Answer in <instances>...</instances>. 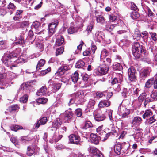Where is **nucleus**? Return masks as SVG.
Returning <instances> with one entry per match:
<instances>
[{
	"instance_id": "obj_1",
	"label": "nucleus",
	"mask_w": 157,
	"mask_h": 157,
	"mask_svg": "<svg viewBox=\"0 0 157 157\" xmlns=\"http://www.w3.org/2000/svg\"><path fill=\"white\" fill-rule=\"evenodd\" d=\"M132 52L134 56L136 58H139L143 57V54H144V52L143 47L137 42H134L132 44Z\"/></svg>"
},
{
	"instance_id": "obj_2",
	"label": "nucleus",
	"mask_w": 157,
	"mask_h": 157,
	"mask_svg": "<svg viewBox=\"0 0 157 157\" xmlns=\"http://www.w3.org/2000/svg\"><path fill=\"white\" fill-rule=\"evenodd\" d=\"M131 110V109H127L126 106L122 105L121 103L118 107L117 112L122 118H124L127 117L130 113Z\"/></svg>"
},
{
	"instance_id": "obj_3",
	"label": "nucleus",
	"mask_w": 157,
	"mask_h": 157,
	"mask_svg": "<svg viewBox=\"0 0 157 157\" xmlns=\"http://www.w3.org/2000/svg\"><path fill=\"white\" fill-rule=\"evenodd\" d=\"M152 86L155 89H157V75L148 80L145 84V89H149Z\"/></svg>"
},
{
	"instance_id": "obj_4",
	"label": "nucleus",
	"mask_w": 157,
	"mask_h": 157,
	"mask_svg": "<svg viewBox=\"0 0 157 157\" xmlns=\"http://www.w3.org/2000/svg\"><path fill=\"white\" fill-rule=\"evenodd\" d=\"M72 67V65L71 64L63 65L58 69L56 73V75L58 77H61L66 71L70 70Z\"/></svg>"
},
{
	"instance_id": "obj_5",
	"label": "nucleus",
	"mask_w": 157,
	"mask_h": 157,
	"mask_svg": "<svg viewBox=\"0 0 157 157\" xmlns=\"http://www.w3.org/2000/svg\"><path fill=\"white\" fill-rule=\"evenodd\" d=\"M137 74L136 71L134 67H130L128 70V79L132 82H135L136 81Z\"/></svg>"
},
{
	"instance_id": "obj_6",
	"label": "nucleus",
	"mask_w": 157,
	"mask_h": 157,
	"mask_svg": "<svg viewBox=\"0 0 157 157\" xmlns=\"http://www.w3.org/2000/svg\"><path fill=\"white\" fill-rule=\"evenodd\" d=\"M59 22L57 20H55L53 22L49 23L48 25L49 35H52L55 32V28L57 26Z\"/></svg>"
},
{
	"instance_id": "obj_7",
	"label": "nucleus",
	"mask_w": 157,
	"mask_h": 157,
	"mask_svg": "<svg viewBox=\"0 0 157 157\" xmlns=\"http://www.w3.org/2000/svg\"><path fill=\"white\" fill-rule=\"evenodd\" d=\"M48 121L47 118L46 117H43L40 118L34 125L35 128L37 129L41 125H44Z\"/></svg>"
},
{
	"instance_id": "obj_8",
	"label": "nucleus",
	"mask_w": 157,
	"mask_h": 157,
	"mask_svg": "<svg viewBox=\"0 0 157 157\" xmlns=\"http://www.w3.org/2000/svg\"><path fill=\"white\" fill-rule=\"evenodd\" d=\"M151 71V69L150 67H147L144 69L140 73V77L142 78H146L149 75Z\"/></svg>"
},
{
	"instance_id": "obj_9",
	"label": "nucleus",
	"mask_w": 157,
	"mask_h": 157,
	"mask_svg": "<svg viewBox=\"0 0 157 157\" xmlns=\"http://www.w3.org/2000/svg\"><path fill=\"white\" fill-rule=\"evenodd\" d=\"M62 123V121L61 119L59 118H57L52 122V128H55L56 130L60 127Z\"/></svg>"
},
{
	"instance_id": "obj_10",
	"label": "nucleus",
	"mask_w": 157,
	"mask_h": 157,
	"mask_svg": "<svg viewBox=\"0 0 157 157\" xmlns=\"http://www.w3.org/2000/svg\"><path fill=\"white\" fill-rule=\"evenodd\" d=\"M69 141L71 143L78 144V136L75 134H72L69 136Z\"/></svg>"
},
{
	"instance_id": "obj_11",
	"label": "nucleus",
	"mask_w": 157,
	"mask_h": 157,
	"mask_svg": "<svg viewBox=\"0 0 157 157\" xmlns=\"http://www.w3.org/2000/svg\"><path fill=\"white\" fill-rule=\"evenodd\" d=\"M101 139V137L99 136H97L94 134H91L90 136V140L91 142L95 144H98L99 141Z\"/></svg>"
},
{
	"instance_id": "obj_12",
	"label": "nucleus",
	"mask_w": 157,
	"mask_h": 157,
	"mask_svg": "<svg viewBox=\"0 0 157 157\" xmlns=\"http://www.w3.org/2000/svg\"><path fill=\"white\" fill-rule=\"evenodd\" d=\"M95 103V101L92 99H90L88 104L87 108L85 109V113L88 112H90L94 108V106Z\"/></svg>"
},
{
	"instance_id": "obj_13",
	"label": "nucleus",
	"mask_w": 157,
	"mask_h": 157,
	"mask_svg": "<svg viewBox=\"0 0 157 157\" xmlns=\"http://www.w3.org/2000/svg\"><path fill=\"white\" fill-rule=\"evenodd\" d=\"M73 114L71 111L66 112L64 114L63 120L65 123L69 122L72 118Z\"/></svg>"
},
{
	"instance_id": "obj_14",
	"label": "nucleus",
	"mask_w": 157,
	"mask_h": 157,
	"mask_svg": "<svg viewBox=\"0 0 157 157\" xmlns=\"http://www.w3.org/2000/svg\"><path fill=\"white\" fill-rule=\"evenodd\" d=\"M104 36V33L102 31H98L95 33L94 39L95 40L98 41H100L103 39Z\"/></svg>"
},
{
	"instance_id": "obj_15",
	"label": "nucleus",
	"mask_w": 157,
	"mask_h": 157,
	"mask_svg": "<svg viewBox=\"0 0 157 157\" xmlns=\"http://www.w3.org/2000/svg\"><path fill=\"white\" fill-rule=\"evenodd\" d=\"M65 44L64 37L61 35L58 36L56 41V44L60 46Z\"/></svg>"
},
{
	"instance_id": "obj_16",
	"label": "nucleus",
	"mask_w": 157,
	"mask_h": 157,
	"mask_svg": "<svg viewBox=\"0 0 157 157\" xmlns=\"http://www.w3.org/2000/svg\"><path fill=\"white\" fill-rule=\"evenodd\" d=\"M16 41L14 43V44L23 45L25 44L24 38L23 35L21 34L18 39H17Z\"/></svg>"
},
{
	"instance_id": "obj_17",
	"label": "nucleus",
	"mask_w": 157,
	"mask_h": 157,
	"mask_svg": "<svg viewBox=\"0 0 157 157\" xmlns=\"http://www.w3.org/2000/svg\"><path fill=\"white\" fill-rule=\"evenodd\" d=\"M47 88L45 86H43L36 93V94L38 96H42L46 94Z\"/></svg>"
},
{
	"instance_id": "obj_18",
	"label": "nucleus",
	"mask_w": 157,
	"mask_h": 157,
	"mask_svg": "<svg viewBox=\"0 0 157 157\" xmlns=\"http://www.w3.org/2000/svg\"><path fill=\"white\" fill-rule=\"evenodd\" d=\"M2 60L3 63L7 66H8L10 64L11 59L7 54L3 56Z\"/></svg>"
},
{
	"instance_id": "obj_19",
	"label": "nucleus",
	"mask_w": 157,
	"mask_h": 157,
	"mask_svg": "<svg viewBox=\"0 0 157 157\" xmlns=\"http://www.w3.org/2000/svg\"><path fill=\"white\" fill-rule=\"evenodd\" d=\"M17 23L20 24V28L22 29H26V31L27 30V28L29 27V21H24L22 22H19Z\"/></svg>"
},
{
	"instance_id": "obj_20",
	"label": "nucleus",
	"mask_w": 157,
	"mask_h": 157,
	"mask_svg": "<svg viewBox=\"0 0 157 157\" xmlns=\"http://www.w3.org/2000/svg\"><path fill=\"white\" fill-rule=\"evenodd\" d=\"M99 67V70L101 72L102 75L106 74L108 72L109 70L108 67L103 65Z\"/></svg>"
},
{
	"instance_id": "obj_21",
	"label": "nucleus",
	"mask_w": 157,
	"mask_h": 157,
	"mask_svg": "<svg viewBox=\"0 0 157 157\" xmlns=\"http://www.w3.org/2000/svg\"><path fill=\"white\" fill-rule=\"evenodd\" d=\"M94 118L96 121H99L104 120L105 118V116L104 114L97 113L94 115Z\"/></svg>"
},
{
	"instance_id": "obj_22",
	"label": "nucleus",
	"mask_w": 157,
	"mask_h": 157,
	"mask_svg": "<svg viewBox=\"0 0 157 157\" xmlns=\"http://www.w3.org/2000/svg\"><path fill=\"white\" fill-rule=\"evenodd\" d=\"M110 105L109 101L108 100H101L99 103L98 106L99 107H108Z\"/></svg>"
},
{
	"instance_id": "obj_23",
	"label": "nucleus",
	"mask_w": 157,
	"mask_h": 157,
	"mask_svg": "<svg viewBox=\"0 0 157 157\" xmlns=\"http://www.w3.org/2000/svg\"><path fill=\"white\" fill-rule=\"evenodd\" d=\"M71 78L74 83H77L78 79V71H76L74 73L72 74Z\"/></svg>"
},
{
	"instance_id": "obj_24",
	"label": "nucleus",
	"mask_w": 157,
	"mask_h": 157,
	"mask_svg": "<svg viewBox=\"0 0 157 157\" xmlns=\"http://www.w3.org/2000/svg\"><path fill=\"white\" fill-rule=\"evenodd\" d=\"M132 33L133 38L135 39H139L141 36V33L137 29H135Z\"/></svg>"
},
{
	"instance_id": "obj_25",
	"label": "nucleus",
	"mask_w": 157,
	"mask_h": 157,
	"mask_svg": "<svg viewBox=\"0 0 157 157\" xmlns=\"http://www.w3.org/2000/svg\"><path fill=\"white\" fill-rule=\"evenodd\" d=\"M35 149L34 147L31 146H29L27 148L26 154L28 156H31L34 153Z\"/></svg>"
},
{
	"instance_id": "obj_26",
	"label": "nucleus",
	"mask_w": 157,
	"mask_h": 157,
	"mask_svg": "<svg viewBox=\"0 0 157 157\" xmlns=\"http://www.w3.org/2000/svg\"><path fill=\"white\" fill-rule=\"evenodd\" d=\"M45 60L44 59H41L38 61L36 67L37 70L39 71L41 69L40 67H43L45 63Z\"/></svg>"
},
{
	"instance_id": "obj_27",
	"label": "nucleus",
	"mask_w": 157,
	"mask_h": 157,
	"mask_svg": "<svg viewBox=\"0 0 157 157\" xmlns=\"http://www.w3.org/2000/svg\"><path fill=\"white\" fill-rule=\"evenodd\" d=\"M121 149V144H117L114 147V150L115 152L117 155H120Z\"/></svg>"
},
{
	"instance_id": "obj_28",
	"label": "nucleus",
	"mask_w": 157,
	"mask_h": 157,
	"mask_svg": "<svg viewBox=\"0 0 157 157\" xmlns=\"http://www.w3.org/2000/svg\"><path fill=\"white\" fill-rule=\"evenodd\" d=\"M78 27L71 26L68 29V33L70 34L75 33L78 32Z\"/></svg>"
},
{
	"instance_id": "obj_29",
	"label": "nucleus",
	"mask_w": 157,
	"mask_h": 157,
	"mask_svg": "<svg viewBox=\"0 0 157 157\" xmlns=\"http://www.w3.org/2000/svg\"><path fill=\"white\" fill-rule=\"evenodd\" d=\"M109 52L105 49H103L101 51L100 56L101 60H102L105 58V57L108 56Z\"/></svg>"
},
{
	"instance_id": "obj_30",
	"label": "nucleus",
	"mask_w": 157,
	"mask_h": 157,
	"mask_svg": "<svg viewBox=\"0 0 157 157\" xmlns=\"http://www.w3.org/2000/svg\"><path fill=\"white\" fill-rule=\"evenodd\" d=\"M19 108V106L18 105H12L8 107V110L10 112H11L13 111H16Z\"/></svg>"
},
{
	"instance_id": "obj_31",
	"label": "nucleus",
	"mask_w": 157,
	"mask_h": 157,
	"mask_svg": "<svg viewBox=\"0 0 157 157\" xmlns=\"http://www.w3.org/2000/svg\"><path fill=\"white\" fill-rule=\"evenodd\" d=\"M124 64L123 61H120V63H116L113 65V68L115 70H117L122 68V65Z\"/></svg>"
},
{
	"instance_id": "obj_32",
	"label": "nucleus",
	"mask_w": 157,
	"mask_h": 157,
	"mask_svg": "<svg viewBox=\"0 0 157 157\" xmlns=\"http://www.w3.org/2000/svg\"><path fill=\"white\" fill-rule=\"evenodd\" d=\"M152 112L150 110H147L145 111L143 115V118L144 119H145L152 116Z\"/></svg>"
},
{
	"instance_id": "obj_33",
	"label": "nucleus",
	"mask_w": 157,
	"mask_h": 157,
	"mask_svg": "<svg viewBox=\"0 0 157 157\" xmlns=\"http://www.w3.org/2000/svg\"><path fill=\"white\" fill-rule=\"evenodd\" d=\"M10 128L11 130L15 132H16L19 130L23 129L22 126L17 125H12L10 127Z\"/></svg>"
},
{
	"instance_id": "obj_34",
	"label": "nucleus",
	"mask_w": 157,
	"mask_h": 157,
	"mask_svg": "<svg viewBox=\"0 0 157 157\" xmlns=\"http://www.w3.org/2000/svg\"><path fill=\"white\" fill-rule=\"evenodd\" d=\"M48 101V99L45 98H41L37 99L36 100V101L39 104H44L46 103Z\"/></svg>"
},
{
	"instance_id": "obj_35",
	"label": "nucleus",
	"mask_w": 157,
	"mask_h": 157,
	"mask_svg": "<svg viewBox=\"0 0 157 157\" xmlns=\"http://www.w3.org/2000/svg\"><path fill=\"white\" fill-rule=\"evenodd\" d=\"M62 85V84L61 83H53L52 85V88L55 91H54V92H56L59 90L61 88Z\"/></svg>"
},
{
	"instance_id": "obj_36",
	"label": "nucleus",
	"mask_w": 157,
	"mask_h": 157,
	"mask_svg": "<svg viewBox=\"0 0 157 157\" xmlns=\"http://www.w3.org/2000/svg\"><path fill=\"white\" fill-rule=\"evenodd\" d=\"M141 36L143 39L144 41L146 43L147 42L148 38V33L146 31H143L141 33Z\"/></svg>"
},
{
	"instance_id": "obj_37",
	"label": "nucleus",
	"mask_w": 157,
	"mask_h": 157,
	"mask_svg": "<svg viewBox=\"0 0 157 157\" xmlns=\"http://www.w3.org/2000/svg\"><path fill=\"white\" fill-rule=\"evenodd\" d=\"M16 8L14 4L11 2H10L8 5L7 8L11 11V14L16 9Z\"/></svg>"
},
{
	"instance_id": "obj_38",
	"label": "nucleus",
	"mask_w": 157,
	"mask_h": 157,
	"mask_svg": "<svg viewBox=\"0 0 157 157\" xmlns=\"http://www.w3.org/2000/svg\"><path fill=\"white\" fill-rule=\"evenodd\" d=\"M101 61H102L104 63V65H106L109 67L111 65V59L109 58H107L105 59L104 58Z\"/></svg>"
},
{
	"instance_id": "obj_39",
	"label": "nucleus",
	"mask_w": 157,
	"mask_h": 157,
	"mask_svg": "<svg viewBox=\"0 0 157 157\" xmlns=\"http://www.w3.org/2000/svg\"><path fill=\"white\" fill-rule=\"evenodd\" d=\"M105 19L103 17L99 15L96 17V21L98 23L101 24H103L105 22Z\"/></svg>"
},
{
	"instance_id": "obj_40",
	"label": "nucleus",
	"mask_w": 157,
	"mask_h": 157,
	"mask_svg": "<svg viewBox=\"0 0 157 157\" xmlns=\"http://www.w3.org/2000/svg\"><path fill=\"white\" fill-rule=\"evenodd\" d=\"M32 138L27 136H22L20 140L23 143H26L27 141H29L31 140Z\"/></svg>"
},
{
	"instance_id": "obj_41",
	"label": "nucleus",
	"mask_w": 157,
	"mask_h": 157,
	"mask_svg": "<svg viewBox=\"0 0 157 157\" xmlns=\"http://www.w3.org/2000/svg\"><path fill=\"white\" fill-rule=\"evenodd\" d=\"M28 95L27 94H25L20 99V101L21 103H26L28 100Z\"/></svg>"
},
{
	"instance_id": "obj_42",
	"label": "nucleus",
	"mask_w": 157,
	"mask_h": 157,
	"mask_svg": "<svg viewBox=\"0 0 157 157\" xmlns=\"http://www.w3.org/2000/svg\"><path fill=\"white\" fill-rule=\"evenodd\" d=\"M94 25V22H91L90 24L88 25L87 28L86 29V31L87 32L88 34L91 32L92 30L93 29Z\"/></svg>"
},
{
	"instance_id": "obj_43",
	"label": "nucleus",
	"mask_w": 157,
	"mask_h": 157,
	"mask_svg": "<svg viewBox=\"0 0 157 157\" xmlns=\"http://www.w3.org/2000/svg\"><path fill=\"white\" fill-rule=\"evenodd\" d=\"M92 127H93V125L91 122L90 121H87L85 122L82 128L86 129Z\"/></svg>"
},
{
	"instance_id": "obj_44",
	"label": "nucleus",
	"mask_w": 157,
	"mask_h": 157,
	"mask_svg": "<svg viewBox=\"0 0 157 157\" xmlns=\"http://www.w3.org/2000/svg\"><path fill=\"white\" fill-rule=\"evenodd\" d=\"M140 16L139 13L136 11L132 12L130 14V17L133 19H137Z\"/></svg>"
},
{
	"instance_id": "obj_45",
	"label": "nucleus",
	"mask_w": 157,
	"mask_h": 157,
	"mask_svg": "<svg viewBox=\"0 0 157 157\" xmlns=\"http://www.w3.org/2000/svg\"><path fill=\"white\" fill-rule=\"evenodd\" d=\"M89 152L93 154V155L99 151V150L96 148L93 147H90L88 148Z\"/></svg>"
},
{
	"instance_id": "obj_46",
	"label": "nucleus",
	"mask_w": 157,
	"mask_h": 157,
	"mask_svg": "<svg viewBox=\"0 0 157 157\" xmlns=\"http://www.w3.org/2000/svg\"><path fill=\"white\" fill-rule=\"evenodd\" d=\"M147 96V94L145 93H143L141 94L138 98V100L140 102H142L145 100Z\"/></svg>"
},
{
	"instance_id": "obj_47",
	"label": "nucleus",
	"mask_w": 157,
	"mask_h": 157,
	"mask_svg": "<svg viewBox=\"0 0 157 157\" xmlns=\"http://www.w3.org/2000/svg\"><path fill=\"white\" fill-rule=\"evenodd\" d=\"M34 34L33 32L31 30H30L29 32L28 36V38L30 40L32 39V38ZM34 39L32 41H29V42H31V44H33L34 42Z\"/></svg>"
},
{
	"instance_id": "obj_48",
	"label": "nucleus",
	"mask_w": 157,
	"mask_h": 157,
	"mask_svg": "<svg viewBox=\"0 0 157 157\" xmlns=\"http://www.w3.org/2000/svg\"><path fill=\"white\" fill-rule=\"evenodd\" d=\"M64 51V48L63 47H61L60 48L57 49L56 52V55L58 56L62 54Z\"/></svg>"
},
{
	"instance_id": "obj_49",
	"label": "nucleus",
	"mask_w": 157,
	"mask_h": 157,
	"mask_svg": "<svg viewBox=\"0 0 157 157\" xmlns=\"http://www.w3.org/2000/svg\"><path fill=\"white\" fill-rule=\"evenodd\" d=\"M142 121V119L139 117H135L132 121V123L133 124H136L137 123H140Z\"/></svg>"
},
{
	"instance_id": "obj_50",
	"label": "nucleus",
	"mask_w": 157,
	"mask_h": 157,
	"mask_svg": "<svg viewBox=\"0 0 157 157\" xmlns=\"http://www.w3.org/2000/svg\"><path fill=\"white\" fill-rule=\"evenodd\" d=\"M106 91H103V92H98L95 94V97L97 98H100L103 97V96H105V93L106 92Z\"/></svg>"
},
{
	"instance_id": "obj_51",
	"label": "nucleus",
	"mask_w": 157,
	"mask_h": 157,
	"mask_svg": "<svg viewBox=\"0 0 157 157\" xmlns=\"http://www.w3.org/2000/svg\"><path fill=\"white\" fill-rule=\"evenodd\" d=\"M28 82H27L25 83H23L22 85V88L24 90H27L29 89L31 87Z\"/></svg>"
},
{
	"instance_id": "obj_52",
	"label": "nucleus",
	"mask_w": 157,
	"mask_h": 157,
	"mask_svg": "<svg viewBox=\"0 0 157 157\" xmlns=\"http://www.w3.org/2000/svg\"><path fill=\"white\" fill-rule=\"evenodd\" d=\"M28 82H27L25 83H23L22 85V88L24 90H27L29 89L31 87Z\"/></svg>"
},
{
	"instance_id": "obj_53",
	"label": "nucleus",
	"mask_w": 157,
	"mask_h": 157,
	"mask_svg": "<svg viewBox=\"0 0 157 157\" xmlns=\"http://www.w3.org/2000/svg\"><path fill=\"white\" fill-rule=\"evenodd\" d=\"M103 126V125H101L99 126L96 129V131L99 135H101V133H102V134L103 133L104 134H106L105 132H104L102 130Z\"/></svg>"
},
{
	"instance_id": "obj_54",
	"label": "nucleus",
	"mask_w": 157,
	"mask_h": 157,
	"mask_svg": "<svg viewBox=\"0 0 157 157\" xmlns=\"http://www.w3.org/2000/svg\"><path fill=\"white\" fill-rule=\"evenodd\" d=\"M24 10H17L15 13V15L22 18Z\"/></svg>"
},
{
	"instance_id": "obj_55",
	"label": "nucleus",
	"mask_w": 157,
	"mask_h": 157,
	"mask_svg": "<svg viewBox=\"0 0 157 157\" xmlns=\"http://www.w3.org/2000/svg\"><path fill=\"white\" fill-rule=\"evenodd\" d=\"M99 68V66L97 68H96L94 70L93 73L94 75L99 76H101L102 75L101 72L99 70L100 69Z\"/></svg>"
},
{
	"instance_id": "obj_56",
	"label": "nucleus",
	"mask_w": 157,
	"mask_h": 157,
	"mask_svg": "<svg viewBox=\"0 0 157 157\" xmlns=\"http://www.w3.org/2000/svg\"><path fill=\"white\" fill-rule=\"evenodd\" d=\"M152 40L155 41H157V34L155 32H150Z\"/></svg>"
},
{
	"instance_id": "obj_57",
	"label": "nucleus",
	"mask_w": 157,
	"mask_h": 157,
	"mask_svg": "<svg viewBox=\"0 0 157 157\" xmlns=\"http://www.w3.org/2000/svg\"><path fill=\"white\" fill-rule=\"evenodd\" d=\"M7 54L9 58H10V59H12L14 57H17L18 54L16 52H12Z\"/></svg>"
},
{
	"instance_id": "obj_58",
	"label": "nucleus",
	"mask_w": 157,
	"mask_h": 157,
	"mask_svg": "<svg viewBox=\"0 0 157 157\" xmlns=\"http://www.w3.org/2000/svg\"><path fill=\"white\" fill-rule=\"evenodd\" d=\"M115 25L112 24L107 25L106 26V29L109 31H111L114 28Z\"/></svg>"
},
{
	"instance_id": "obj_59",
	"label": "nucleus",
	"mask_w": 157,
	"mask_h": 157,
	"mask_svg": "<svg viewBox=\"0 0 157 157\" xmlns=\"http://www.w3.org/2000/svg\"><path fill=\"white\" fill-rule=\"evenodd\" d=\"M7 13V11L3 6L0 8V14L1 15L4 16Z\"/></svg>"
},
{
	"instance_id": "obj_60",
	"label": "nucleus",
	"mask_w": 157,
	"mask_h": 157,
	"mask_svg": "<svg viewBox=\"0 0 157 157\" xmlns=\"http://www.w3.org/2000/svg\"><path fill=\"white\" fill-rule=\"evenodd\" d=\"M113 112V110L111 109H108L106 111V114H108V117L110 120H112L113 119L112 117Z\"/></svg>"
},
{
	"instance_id": "obj_61",
	"label": "nucleus",
	"mask_w": 157,
	"mask_h": 157,
	"mask_svg": "<svg viewBox=\"0 0 157 157\" xmlns=\"http://www.w3.org/2000/svg\"><path fill=\"white\" fill-rule=\"evenodd\" d=\"M117 79L118 80L119 82L120 83H121L123 80V75L120 73H117Z\"/></svg>"
},
{
	"instance_id": "obj_62",
	"label": "nucleus",
	"mask_w": 157,
	"mask_h": 157,
	"mask_svg": "<svg viewBox=\"0 0 157 157\" xmlns=\"http://www.w3.org/2000/svg\"><path fill=\"white\" fill-rule=\"evenodd\" d=\"M32 26L35 29H38L40 26V24L38 21H36L33 22L32 24Z\"/></svg>"
},
{
	"instance_id": "obj_63",
	"label": "nucleus",
	"mask_w": 157,
	"mask_h": 157,
	"mask_svg": "<svg viewBox=\"0 0 157 157\" xmlns=\"http://www.w3.org/2000/svg\"><path fill=\"white\" fill-rule=\"evenodd\" d=\"M109 18L110 22H113L117 19V17L113 15H110L109 16Z\"/></svg>"
},
{
	"instance_id": "obj_64",
	"label": "nucleus",
	"mask_w": 157,
	"mask_h": 157,
	"mask_svg": "<svg viewBox=\"0 0 157 157\" xmlns=\"http://www.w3.org/2000/svg\"><path fill=\"white\" fill-rule=\"evenodd\" d=\"M91 51L89 49L86 50L83 53V55L85 56H90L91 54Z\"/></svg>"
}]
</instances>
